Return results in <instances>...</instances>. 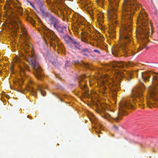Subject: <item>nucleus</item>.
Here are the masks:
<instances>
[{
    "mask_svg": "<svg viewBox=\"0 0 158 158\" xmlns=\"http://www.w3.org/2000/svg\"><path fill=\"white\" fill-rule=\"evenodd\" d=\"M98 137H100V135H98Z\"/></svg>",
    "mask_w": 158,
    "mask_h": 158,
    "instance_id": "nucleus-35",
    "label": "nucleus"
},
{
    "mask_svg": "<svg viewBox=\"0 0 158 158\" xmlns=\"http://www.w3.org/2000/svg\"><path fill=\"white\" fill-rule=\"evenodd\" d=\"M70 66L69 64V62L68 61H66V63L65 64V67H67L68 66Z\"/></svg>",
    "mask_w": 158,
    "mask_h": 158,
    "instance_id": "nucleus-28",
    "label": "nucleus"
},
{
    "mask_svg": "<svg viewBox=\"0 0 158 158\" xmlns=\"http://www.w3.org/2000/svg\"><path fill=\"white\" fill-rule=\"evenodd\" d=\"M130 65L129 62L126 63L122 61H115L110 64L109 67L114 71L115 76L118 81L124 77L128 81H129L132 78V73L126 71L123 72L118 71L116 68H124Z\"/></svg>",
    "mask_w": 158,
    "mask_h": 158,
    "instance_id": "nucleus-5",
    "label": "nucleus"
},
{
    "mask_svg": "<svg viewBox=\"0 0 158 158\" xmlns=\"http://www.w3.org/2000/svg\"><path fill=\"white\" fill-rule=\"evenodd\" d=\"M147 15L145 12L142 10L140 12L138 18V22L140 23L142 26L138 28L137 30V38H139L141 40H143L144 37L146 38L150 34V28L152 26L147 20Z\"/></svg>",
    "mask_w": 158,
    "mask_h": 158,
    "instance_id": "nucleus-4",
    "label": "nucleus"
},
{
    "mask_svg": "<svg viewBox=\"0 0 158 158\" xmlns=\"http://www.w3.org/2000/svg\"><path fill=\"white\" fill-rule=\"evenodd\" d=\"M52 94L53 95H55L57 98H59V100L61 102H63V101L60 98H59V96L57 95H56V94H55V93H52Z\"/></svg>",
    "mask_w": 158,
    "mask_h": 158,
    "instance_id": "nucleus-25",
    "label": "nucleus"
},
{
    "mask_svg": "<svg viewBox=\"0 0 158 158\" xmlns=\"http://www.w3.org/2000/svg\"><path fill=\"white\" fill-rule=\"evenodd\" d=\"M69 44L68 46L73 48H74L76 49H79V47H81L80 44L79 42L76 41L75 39L71 38L69 40Z\"/></svg>",
    "mask_w": 158,
    "mask_h": 158,
    "instance_id": "nucleus-13",
    "label": "nucleus"
},
{
    "mask_svg": "<svg viewBox=\"0 0 158 158\" xmlns=\"http://www.w3.org/2000/svg\"><path fill=\"white\" fill-rule=\"evenodd\" d=\"M13 23L15 28H21L23 35L27 37V34L25 29L21 25L20 22L18 17H16L15 19L13 20Z\"/></svg>",
    "mask_w": 158,
    "mask_h": 158,
    "instance_id": "nucleus-11",
    "label": "nucleus"
},
{
    "mask_svg": "<svg viewBox=\"0 0 158 158\" xmlns=\"http://www.w3.org/2000/svg\"><path fill=\"white\" fill-rule=\"evenodd\" d=\"M152 83V85L148 89V94L146 102L150 107L153 104L151 99L154 102L158 101V75L153 76Z\"/></svg>",
    "mask_w": 158,
    "mask_h": 158,
    "instance_id": "nucleus-6",
    "label": "nucleus"
},
{
    "mask_svg": "<svg viewBox=\"0 0 158 158\" xmlns=\"http://www.w3.org/2000/svg\"><path fill=\"white\" fill-rule=\"evenodd\" d=\"M114 128L116 130L118 131V128L116 125H114L113 126Z\"/></svg>",
    "mask_w": 158,
    "mask_h": 158,
    "instance_id": "nucleus-30",
    "label": "nucleus"
},
{
    "mask_svg": "<svg viewBox=\"0 0 158 158\" xmlns=\"http://www.w3.org/2000/svg\"><path fill=\"white\" fill-rule=\"evenodd\" d=\"M49 21L51 25L54 28L56 29L58 32H61L64 31L66 27L60 23L59 21L56 18L53 16H51L49 19Z\"/></svg>",
    "mask_w": 158,
    "mask_h": 158,
    "instance_id": "nucleus-9",
    "label": "nucleus"
},
{
    "mask_svg": "<svg viewBox=\"0 0 158 158\" xmlns=\"http://www.w3.org/2000/svg\"><path fill=\"white\" fill-rule=\"evenodd\" d=\"M96 132H97L98 134H99V133H100V131H96Z\"/></svg>",
    "mask_w": 158,
    "mask_h": 158,
    "instance_id": "nucleus-32",
    "label": "nucleus"
},
{
    "mask_svg": "<svg viewBox=\"0 0 158 158\" xmlns=\"http://www.w3.org/2000/svg\"><path fill=\"white\" fill-rule=\"evenodd\" d=\"M14 61L16 63H18L21 61V59L19 57L16 56L14 59Z\"/></svg>",
    "mask_w": 158,
    "mask_h": 158,
    "instance_id": "nucleus-23",
    "label": "nucleus"
},
{
    "mask_svg": "<svg viewBox=\"0 0 158 158\" xmlns=\"http://www.w3.org/2000/svg\"><path fill=\"white\" fill-rule=\"evenodd\" d=\"M93 51L97 53L98 54H100L101 53L98 50L94 49Z\"/></svg>",
    "mask_w": 158,
    "mask_h": 158,
    "instance_id": "nucleus-27",
    "label": "nucleus"
},
{
    "mask_svg": "<svg viewBox=\"0 0 158 158\" xmlns=\"http://www.w3.org/2000/svg\"><path fill=\"white\" fill-rule=\"evenodd\" d=\"M29 117H30V116H29V115H28V116H27V117L28 118H29Z\"/></svg>",
    "mask_w": 158,
    "mask_h": 158,
    "instance_id": "nucleus-34",
    "label": "nucleus"
},
{
    "mask_svg": "<svg viewBox=\"0 0 158 158\" xmlns=\"http://www.w3.org/2000/svg\"><path fill=\"white\" fill-rule=\"evenodd\" d=\"M151 31H152V33H151V34H152V30H151Z\"/></svg>",
    "mask_w": 158,
    "mask_h": 158,
    "instance_id": "nucleus-36",
    "label": "nucleus"
},
{
    "mask_svg": "<svg viewBox=\"0 0 158 158\" xmlns=\"http://www.w3.org/2000/svg\"><path fill=\"white\" fill-rule=\"evenodd\" d=\"M29 91L33 95L35 96L36 94V90L32 87H31L30 88Z\"/></svg>",
    "mask_w": 158,
    "mask_h": 158,
    "instance_id": "nucleus-21",
    "label": "nucleus"
},
{
    "mask_svg": "<svg viewBox=\"0 0 158 158\" xmlns=\"http://www.w3.org/2000/svg\"><path fill=\"white\" fill-rule=\"evenodd\" d=\"M27 2L30 4L32 6V7L34 9H36V8L34 5L31 2L29 1L28 0H26Z\"/></svg>",
    "mask_w": 158,
    "mask_h": 158,
    "instance_id": "nucleus-24",
    "label": "nucleus"
},
{
    "mask_svg": "<svg viewBox=\"0 0 158 158\" xmlns=\"http://www.w3.org/2000/svg\"><path fill=\"white\" fill-rule=\"evenodd\" d=\"M139 6L135 0H124V5L120 31V41L119 46L112 49L113 54L116 56L120 51L123 55H134L135 52L128 49L127 47L133 45L131 37L132 16L134 11Z\"/></svg>",
    "mask_w": 158,
    "mask_h": 158,
    "instance_id": "nucleus-1",
    "label": "nucleus"
},
{
    "mask_svg": "<svg viewBox=\"0 0 158 158\" xmlns=\"http://www.w3.org/2000/svg\"><path fill=\"white\" fill-rule=\"evenodd\" d=\"M144 46V44H140L139 46V49H138V50H139V51L141 50L143 48V47Z\"/></svg>",
    "mask_w": 158,
    "mask_h": 158,
    "instance_id": "nucleus-26",
    "label": "nucleus"
},
{
    "mask_svg": "<svg viewBox=\"0 0 158 158\" xmlns=\"http://www.w3.org/2000/svg\"><path fill=\"white\" fill-rule=\"evenodd\" d=\"M34 1L40 8L42 15L44 16L46 8L45 6L44 1L43 0H34Z\"/></svg>",
    "mask_w": 158,
    "mask_h": 158,
    "instance_id": "nucleus-12",
    "label": "nucleus"
},
{
    "mask_svg": "<svg viewBox=\"0 0 158 158\" xmlns=\"http://www.w3.org/2000/svg\"><path fill=\"white\" fill-rule=\"evenodd\" d=\"M143 85L134 88L132 92V98L131 99H127L124 100L120 103L119 109V115L116 117H114L111 113V111H109V113H105L103 117L110 120V118L114 119L117 122H118L120 119V115H126V112L128 109H133L134 106L132 103V102L134 103H137L142 108H143L144 105V98L142 93L143 89Z\"/></svg>",
    "mask_w": 158,
    "mask_h": 158,
    "instance_id": "nucleus-2",
    "label": "nucleus"
},
{
    "mask_svg": "<svg viewBox=\"0 0 158 158\" xmlns=\"http://www.w3.org/2000/svg\"><path fill=\"white\" fill-rule=\"evenodd\" d=\"M76 64H78L80 65L85 67L86 68L90 69L89 65L88 64H86L84 62H80L78 61L75 62Z\"/></svg>",
    "mask_w": 158,
    "mask_h": 158,
    "instance_id": "nucleus-19",
    "label": "nucleus"
},
{
    "mask_svg": "<svg viewBox=\"0 0 158 158\" xmlns=\"http://www.w3.org/2000/svg\"><path fill=\"white\" fill-rule=\"evenodd\" d=\"M9 1H10L11 2H12L13 1V0H8Z\"/></svg>",
    "mask_w": 158,
    "mask_h": 158,
    "instance_id": "nucleus-33",
    "label": "nucleus"
},
{
    "mask_svg": "<svg viewBox=\"0 0 158 158\" xmlns=\"http://www.w3.org/2000/svg\"><path fill=\"white\" fill-rule=\"evenodd\" d=\"M79 85L81 89L85 90H87V88L85 85V82L83 81L82 80L79 81Z\"/></svg>",
    "mask_w": 158,
    "mask_h": 158,
    "instance_id": "nucleus-17",
    "label": "nucleus"
},
{
    "mask_svg": "<svg viewBox=\"0 0 158 158\" xmlns=\"http://www.w3.org/2000/svg\"><path fill=\"white\" fill-rule=\"evenodd\" d=\"M104 39V37L102 36L99 32H98V34L97 35L96 38L94 39L95 40H96L98 43H100L102 42H103Z\"/></svg>",
    "mask_w": 158,
    "mask_h": 158,
    "instance_id": "nucleus-15",
    "label": "nucleus"
},
{
    "mask_svg": "<svg viewBox=\"0 0 158 158\" xmlns=\"http://www.w3.org/2000/svg\"><path fill=\"white\" fill-rule=\"evenodd\" d=\"M38 90L40 92L41 94L44 96L46 95V93L43 90V87L41 85H39L37 86Z\"/></svg>",
    "mask_w": 158,
    "mask_h": 158,
    "instance_id": "nucleus-20",
    "label": "nucleus"
},
{
    "mask_svg": "<svg viewBox=\"0 0 158 158\" xmlns=\"http://www.w3.org/2000/svg\"><path fill=\"white\" fill-rule=\"evenodd\" d=\"M82 52H88V49L87 48H85L82 50Z\"/></svg>",
    "mask_w": 158,
    "mask_h": 158,
    "instance_id": "nucleus-29",
    "label": "nucleus"
},
{
    "mask_svg": "<svg viewBox=\"0 0 158 158\" xmlns=\"http://www.w3.org/2000/svg\"><path fill=\"white\" fill-rule=\"evenodd\" d=\"M64 28V31H63V32L62 31H61V32H59L58 33L64 40L65 41V44L68 45V44H69V42L70 41L69 40H70L71 37L67 35H65L67 31V27H66Z\"/></svg>",
    "mask_w": 158,
    "mask_h": 158,
    "instance_id": "nucleus-14",
    "label": "nucleus"
},
{
    "mask_svg": "<svg viewBox=\"0 0 158 158\" xmlns=\"http://www.w3.org/2000/svg\"><path fill=\"white\" fill-rule=\"evenodd\" d=\"M141 77L144 81L148 80L150 76V73H141Z\"/></svg>",
    "mask_w": 158,
    "mask_h": 158,
    "instance_id": "nucleus-16",
    "label": "nucleus"
},
{
    "mask_svg": "<svg viewBox=\"0 0 158 158\" xmlns=\"http://www.w3.org/2000/svg\"><path fill=\"white\" fill-rule=\"evenodd\" d=\"M23 65L19 67L20 69L23 73H24L25 69L28 70V66L25 64L23 63Z\"/></svg>",
    "mask_w": 158,
    "mask_h": 158,
    "instance_id": "nucleus-18",
    "label": "nucleus"
},
{
    "mask_svg": "<svg viewBox=\"0 0 158 158\" xmlns=\"http://www.w3.org/2000/svg\"><path fill=\"white\" fill-rule=\"evenodd\" d=\"M45 34L50 41L51 46H53V41L57 38L54 32L51 30H48L45 32Z\"/></svg>",
    "mask_w": 158,
    "mask_h": 158,
    "instance_id": "nucleus-10",
    "label": "nucleus"
},
{
    "mask_svg": "<svg viewBox=\"0 0 158 158\" xmlns=\"http://www.w3.org/2000/svg\"><path fill=\"white\" fill-rule=\"evenodd\" d=\"M83 55H85V56H87L88 55V54L86 53H83Z\"/></svg>",
    "mask_w": 158,
    "mask_h": 158,
    "instance_id": "nucleus-31",
    "label": "nucleus"
},
{
    "mask_svg": "<svg viewBox=\"0 0 158 158\" xmlns=\"http://www.w3.org/2000/svg\"><path fill=\"white\" fill-rule=\"evenodd\" d=\"M120 0H110L109 1V11L108 14L110 20H112L113 23L117 24L116 19V11L118 6V3Z\"/></svg>",
    "mask_w": 158,
    "mask_h": 158,
    "instance_id": "nucleus-7",
    "label": "nucleus"
},
{
    "mask_svg": "<svg viewBox=\"0 0 158 158\" xmlns=\"http://www.w3.org/2000/svg\"><path fill=\"white\" fill-rule=\"evenodd\" d=\"M24 44L26 52H28L27 51L28 48L29 50V51L31 52L30 54L25 57L26 60L29 62L30 65L33 69L34 73L35 76L38 79H40L43 76V74L39 64L35 61L36 57L32 52L31 45L29 44V40L27 39H24Z\"/></svg>",
    "mask_w": 158,
    "mask_h": 158,
    "instance_id": "nucleus-3",
    "label": "nucleus"
},
{
    "mask_svg": "<svg viewBox=\"0 0 158 158\" xmlns=\"http://www.w3.org/2000/svg\"><path fill=\"white\" fill-rule=\"evenodd\" d=\"M102 84L104 86L102 87L103 89L105 90L106 87V85L108 86L111 91L113 93L114 95H116L117 91L118 90L120 84L119 82H115L114 80L111 79L110 81H107L105 82L103 81Z\"/></svg>",
    "mask_w": 158,
    "mask_h": 158,
    "instance_id": "nucleus-8",
    "label": "nucleus"
},
{
    "mask_svg": "<svg viewBox=\"0 0 158 158\" xmlns=\"http://www.w3.org/2000/svg\"><path fill=\"white\" fill-rule=\"evenodd\" d=\"M16 10L18 12L19 15H22L23 10L21 7H19L16 9Z\"/></svg>",
    "mask_w": 158,
    "mask_h": 158,
    "instance_id": "nucleus-22",
    "label": "nucleus"
}]
</instances>
